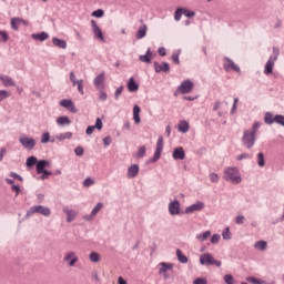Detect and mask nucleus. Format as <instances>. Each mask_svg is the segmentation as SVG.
<instances>
[{
    "mask_svg": "<svg viewBox=\"0 0 284 284\" xmlns=\"http://www.w3.org/2000/svg\"><path fill=\"white\" fill-rule=\"evenodd\" d=\"M63 261L68 263L69 267H74L79 263V256H77V253L70 251L65 253Z\"/></svg>",
    "mask_w": 284,
    "mask_h": 284,
    "instance_id": "5",
    "label": "nucleus"
},
{
    "mask_svg": "<svg viewBox=\"0 0 284 284\" xmlns=\"http://www.w3.org/2000/svg\"><path fill=\"white\" fill-rule=\"evenodd\" d=\"M89 260L91 261V263H99L101 261V255H99V253L97 252H92L89 255Z\"/></svg>",
    "mask_w": 284,
    "mask_h": 284,
    "instance_id": "36",
    "label": "nucleus"
},
{
    "mask_svg": "<svg viewBox=\"0 0 284 284\" xmlns=\"http://www.w3.org/2000/svg\"><path fill=\"white\" fill-rule=\"evenodd\" d=\"M128 90L129 92H136V90H139V84L134 82V78H130L128 82Z\"/></svg>",
    "mask_w": 284,
    "mask_h": 284,
    "instance_id": "31",
    "label": "nucleus"
},
{
    "mask_svg": "<svg viewBox=\"0 0 284 284\" xmlns=\"http://www.w3.org/2000/svg\"><path fill=\"white\" fill-rule=\"evenodd\" d=\"M176 256L180 263H187V256L183 255V252L181 250H176Z\"/></svg>",
    "mask_w": 284,
    "mask_h": 284,
    "instance_id": "39",
    "label": "nucleus"
},
{
    "mask_svg": "<svg viewBox=\"0 0 284 284\" xmlns=\"http://www.w3.org/2000/svg\"><path fill=\"white\" fill-rule=\"evenodd\" d=\"M10 97V92H8L7 90H0V103L1 101H4V99H9Z\"/></svg>",
    "mask_w": 284,
    "mask_h": 284,
    "instance_id": "45",
    "label": "nucleus"
},
{
    "mask_svg": "<svg viewBox=\"0 0 284 284\" xmlns=\"http://www.w3.org/2000/svg\"><path fill=\"white\" fill-rule=\"evenodd\" d=\"M210 236H212V233L210 231H205L202 234H197L196 239H197V241H207V239H210Z\"/></svg>",
    "mask_w": 284,
    "mask_h": 284,
    "instance_id": "37",
    "label": "nucleus"
},
{
    "mask_svg": "<svg viewBox=\"0 0 284 284\" xmlns=\"http://www.w3.org/2000/svg\"><path fill=\"white\" fill-rule=\"evenodd\" d=\"M28 214H42V216H50L51 212L45 206L37 205V206H32L28 211Z\"/></svg>",
    "mask_w": 284,
    "mask_h": 284,
    "instance_id": "6",
    "label": "nucleus"
},
{
    "mask_svg": "<svg viewBox=\"0 0 284 284\" xmlns=\"http://www.w3.org/2000/svg\"><path fill=\"white\" fill-rule=\"evenodd\" d=\"M19 141H20L21 145H23V148H26V150H33L34 145H37V141L32 138L22 136V138H20Z\"/></svg>",
    "mask_w": 284,
    "mask_h": 284,
    "instance_id": "8",
    "label": "nucleus"
},
{
    "mask_svg": "<svg viewBox=\"0 0 284 284\" xmlns=\"http://www.w3.org/2000/svg\"><path fill=\"white\" fill-rule=\"evenodd\" d=\"M57 123H58V125H61L63 128L64 125H70V123H72V121L70 120V118L62 115V116L57 118Z\"/></svg>",
    "mask_w": 284,
    "mask_h": 284,
    "instance_id": "30",
    "label": "nucleus"
},
{
    "mask_svg": "<svg viewBox=\"0 0 284 284\" xmlns=\"http://www.w3.org/2000/svg\"><path fill=\"white\" fill-rule=\"evenodd\" d=\"M193 284H207V280L204 277H197L194 280Z\"/></svg>",
    "mask_w": 284,
    "mask_h": 284,
    "instance_id": "60",
    "label": "nucleus"
},
{
    "mask_svg": "<svg viewBox=\"0 0 284 284\" xmlns=\"http://www.w3.org/2000/svg\"><path fill=\"white\" fill-rule=\"evenodd\" d=\"M68 139H72V132H65L57 135L58 141H65Z\"/></svg>",
    "mask_w": 284,
    "mask_h": 284,
    "instance_id": "38",
    "label": "nucleus"
},
{
    "mask_svg": "<svg viewBox=\"0 0 284 284\" xmlns=\"http://www.w3.org/2000/svg\"><path fill=\"white\" fill-rule=\"evenodd\" d=\"M227 102L223 104L222 102L217 101L214 103L213 110L214 112H219V116H223L224 114H227Z\"/></svg>",
    "mask_w": 284,
    "mask_h": 284,
    "instance_id": "12",
    "label": "nucleus"
},
{
    "mask_svg": "<svg viewBox=\"0 0 284 284\" xmlns=\"http://www.w3.org/2000/svg\"><path fill=\"white\" fill-rule=\"evenodd\" d=\"M50 165V162L45 161V160H40L37 163V174H41V172L45 171V168H48Z\"/></svg>",
    "mask_w": 284,
    "mask_h": 284,
    "instance_id": "23",
    "label": "nucleus"
},
{
    "mask_svg": "<svg viewBox=\"0 0 284 284\" xmlns=\"http://www.w3.org/2000/svg\"><path fill=\"white\" fill-rule=\"evenodd\" d=\"M274 121H275V123H277L278 125H283V126H284V115H275V116H274Z\"/></svg>",
    "mask_w": 284,
    "mask_h": 284,
    "instance_id": "49",
    "label": "nucleus"
},
{
    "mask_svg": "<svg viewBox=\"0 0 284 284\" xmlns=\"http://www.w3.org/2000/svg\"><path fill=\"white\" fill-rule=\"evenodd\" d=\"M257 164L260 168H265V155L263 153L257 154Z\"/></svg>",
    "mask_w": 284,
    "mask_h": 284,
    "instance_id": "41",
    "label": "nucleus"
},
{
    "mask_svg": "<svg viewBox=\"0 0 284 284\" xmlns=\"http://www.w3.org/2000/svg\"><path fill=\"white\" fill-rule=\"evenodd\" d=\"M169 212L172 216L181 214V203H179V200L169 203Z\"/></svg>",
    "mask_w": 284,
    "mask_h": 284,
    "instance_id": "10",
    "label": "nucleus"
},
{
    "mask_svg": "<svg viewBox=\"0 0 284 284\" xmlns=\"http://www.w3.org/2000/svg\"><path fill=\"white\" fill-rule=\"evenodd\" d=\"M61 108H65L69 110V112L77 113V106L74 105V102L72 100H61L60 101Z\"/></svg>",
    "mask_w": 284,
    "mask_h": 284,
    "instance_id": "15",
    "label": "nucleus"
},
{
    "mask_svg": "<svg viewBox=\"0 0 284 284\" xmlns=\"http://www.w3.org/2000/svg\"><path fill=\"white\" fill-rule=\"evenodd\" d=\"M84 187H90V185H94V180L91 178H87L83 182Z\"/></svg>",
    "mask_w": 284,
    "mask_h": 284,
    "instance_id": "53",
    "label": "nucleus"
},
{
    "mask_svg": "<svg viewBox=\"0 0 284 284\" xmlns=\"http://www.w3.org/2000/svg\"><path fill=\"white\" fill-rule=\"evenodd\" d=\"M63 212H64V214H67L68 223H72V221H74V219H77V211L68 209L65 206V207H63Z\"/></svg>",
    "mask_w": 284,
    "mask_h": 284,
    "instance_id": "21",
    "label": "nucleus"
},
{
    "mask_svg": "<svg viewBox=\"0 0 284 284\" xmlns=\"http://www.w3.org/2000/svg\"><path fill=\"white\" fill-rule=\"evenodd\" d=\"M173 159L175 161H183L185 159V151L183 148H175L173 151Z\"/></svg>",
    "mask_w": 284,
    "mask_h": 284,
    "instance_id": "18",
    "label": "nucleus"
},
{
    "mask_svg": "<svg viewBox=\"0 0 284 284\" xmlns=\"http://www.w3.org/2000/svg\"><path fill=\"white\" fill-rule=\"evenodd\" d=\"M83 152H84V150L82 146H78L74 150V153L77 154V156H83Z\"/></svg>",
    "mask_w": 284,
    "mask_h": 284,
    "instance_id": "62",
    "label": "nucleus"
},
{
    "mask_svg": "<svg viewBox=\"0 0 284 284\" xmlns=\"http://www.w3.org/2000/svg\"><path fill=\"white\" fill-rule=\"evenodd\" d=\"M41 179L42 181H45V179H48V176H50V174H52V172L48 171V170H44L41 172Z\"/></svg>",
    "mask_w": 284,
    "mask_h": 284,
    "instance_id": "63",
    "label": "nucleus"
},
{
    "mask_svg": "<svg viewBox=\"0 0 284 284\" xmlns=\"http://www.w3.org/2000/svg\"><path fill=\"white\" fill-rule=\"evenodd\" d=\"M264 123H266V125H272V123H276V120H274V115L272 113L267 112L264 116Z\"/></svg>",
    "mask_w": 284,
    "mask_h": 284,
    "instance_id": "32",
    "label": "nucleus"
},
{
    "mask_svg": "<svg viewBox=\"0 0 284 284\" xmlns=\"http://www.w3.org/2000/svg\"><path fill=\"white\" fill-rule=\"evenodd\" d=\"M101 210H103V203H98L97 205H95V207H93V210H92V212H91V216H84V219L87 220V221H92V217L93 216H97V214H99V212H101Z\"/></svg>",
    "mask_w": 284,
    "mask_h": 284,
    "instance_id": "25",
    "label": "nucleus"
},
{
    "mask_svg": "<svg viewBox=\"0 0 284 284\" xmlns=\"http://www.w3.org/2000/svg\"><path fill=\"white\" fill-rule=\"evenodd\" d=\"M52 43L53 45H55V48H61L62 50H65V48H68V42L59 38H53Z\"/></svg>",
    "mask_w": 284,
    "mask_h": 284,
    "instance_id": "29",
    "label": "nucleus"
},
{
    "mask_svg": "<svg viewBox=\"0 0 284 284\" xmlns=\"http://www.w3.org/2000/svg\"><path fill=\"white\" fill-rule=\"evenodd\" d=\"M260 128H261V122H255L253 123L251 130H245L243 132L242 143L248 150L254 148V143H256V133L258 132Z\"/></svg>",
    "mask_w": 284,
    "mask_h": 284,
    "instance_id": "1",
    "label": "nucleus"
},
{
    "mask_svg": "<svg viewBox=\"0 0 284 284\" xmlns=\"http://www.w3.org/2000/svg\"><path fill=\"white\" fill-rule=\"evenodd\" d=\"M224 283L226 284H234V277L230 274L224 276Z\"/></svg>",
    "mask_w": 284,
    "mask_h": 284,
    "instance_id": "52",
    "label": "nucleus"
},
{
    "mask_svg": "<svg viewBox=\"0 0 284 284\" xmlns=\"http://www.w3.org/2000/svg\"><path fill=\"white\" fill-rule=\"evenodd\" d=\"M31 37L34 39V41H47V39H50V34H48L45 31L41 33H33Z\"/></svg>",
    "mask_w": 284,
    "mask_h": 284,
    "instance_id": "27",
    "label": "nucleus"
},
{
    "mask_svg": "<svg viewBox=\"0 0 284 284\" xmlns=\"http://www.w3.org/2000/svg\"><path fill=\"white\" fill-rule=\"evenodd\" d=\"M138 174H139V166L136 164H133L128 169L129 179H134L138 176Z\"/></svg>",
    "mask_w": 284,
    "mask_h": 284,
    "instance_id": "26",
    "label": "nucleus"
},
{
    "mask_svg": "<svg viewBox=\"0 0 284 284\" xmlns=\"http://www.w3.org/2000/svg\"><path fill=\"white\" fill-rule=\"evenodd\" d=\"M50 142V132H44L41 135V143H49Z\"/></svg>",
    "mask_w": 284,
    "mask_h": 284,
    "instance_id": "48",
    "label": "nucleus"
},
{
    "mask_svg": "<svg viewBox=\"0 0 284 284\" xmlns=\"http://www.w3.org/2000/svg\"><path fill=\"white\" fill-rule=\"evenodd\" d=\"M223 179L225 181H231V183H234L235 185H239L241 183V171H239V168H227L224 170V176Z\"/></svg>",
    "mask_w": 284,
    "mask_h": 284,
    "instance_id": "2",
    "label": "nucleus"
},
{
    "mask_svg": "<svg viewBox=\"0 0 284 284\" xmlns=\"http://www.w3.org/2000/svg\"><path fill=\"white\" fill-rule=\"evenodd\" d=\"M70 81L73 87H75L79 83V80H77V75H74V72L70 73Z\"/></svg>",
    "mask_w": 284,
    "mask_h": 284,
    "instance_id": "55",
    "label": "nucleus"
},
{
    "mask_svg": "<svg viewBox=\"0 0 284 284\" xmlns=\"http://www.w3.org/2000/svg\"><path fill=\"white\" fill-rule=\"evenodd\" d=\"M139 59L142 63H152V59H154V53L151 49H148L146 53L144 55H140Z\"/></svg>",
    "mask_w": 284,
    "mask_h": 284,
    "instance_id": "19",
    "label": "nucleus"
},
{
    "mask_svg": "<svg viewBox=\"0 0 284 284\" xmlns=\"http://www.w3.org/2000/svg\"><path fill=\"white\" fill-rule=\"evenodd\" d=\"M160 265H161L160 271H159L160 274H165V272H170V270H172V264L162 262Z\"/></svg>",
    "mask_w": 284,
    "mask_h": 284,
    "instance_id": "34",
    "label": "nucleus"
},
{
    "mask_svg": "<svg viewBox=\"0 0 284 284\" xmlns=\"http://www.w3.org/2000/svg\"><path fill=\"white\" fill-rule=\"evenodd\" d=\"M276 62V58H270L265 64L264 74H272L274 70V63Z\"/></svg>",
    "mask_w": 284,
    "mask_h": 284,
    "instance_id": "20",
    "label": "nucleus"
},
{
    "mask_svg": "<svg viewBox=\"0 0 284 284\" xmlns=\"http://www.w3.org/2000/svg\"><path fill=\"white\" fill-rule=\"evenodd\" d=\"M75 85H78V91L80 92V94H84V91H83V80H79Z\"/></svg>",
    "mask_w": 284,
    "mask_h": 284,
    "instance_id": "61",
    "label": "nucleus"
},
{
    "mask_svg": "<svg viewBox=\"0 0 284 284\" xmlns=\"http://www.w3.org/2000/svg\"><path fill=\"white\" fill-rule=\"evenodd\" d=\"M91 28L93 30L94 37H97V39H100V41H103V31H101V28H99V24H97V21L94 20L91 21Z\"/></svg>",
    "mask_w": 284,
    "mask_h": 284,
    "instance_id": "16",
    "label": "nucleus"
},
{
    "mask_svg": "<svg viewBox=\"0 0 284 284\" xmlns=\"http://www.w3.org/2000/svg\"><path fill=\"white\" fill-rule=\"evenodd\" d=\"M8 39H10V36L8 34V32L0 31V41H3L6 43V41H8Z\"/></svg>",
    "mask_w": 284,
    "mask_h": 284,
    "instance_id": "51",
    "label": "nucleus"
},
{
    "mask_svg": "<svg viewBox=\"0 0 284 284\" xmlns=\"http://www.w3.org/2000/svg\"><path fill=\"white\" fill-rule=\"evenodd\" d=\"M181 17H183V8H179L174 13L175 21H181Z\"/></svg>",
    "mask_w": 284,
    "mask_h": 284,
    "instance_id": "46",
    "label": "nucleus"
},
{
    "mask_svg": "<svg viewBox=\"0 0 284 284\" xmlns=\"http://www.w3.org/2000/svg\"><path fill=\"white\" fill-rule=\"evenodd\" d=\"M223 68L226 72H230L231 70H233V72H241V68H239V65H236L230 58H224Z\"/></svg>",
    "mask_w": 284,
    "mask_h": 284,
    "instance_id": "7",
    "label": "nucleus"
},
{
    "mask_svg": "<svg viewBox=\"0 0 284 284\" xmlns=\"http://www.w3.org/2000/svg\"><path fill=\"white\" fill-rule=\"evenodd\" d=\"M94 85L98 88V90H103L105 88V73L102 72L100 73L95 79H94Z\"/></svg>",
    "mask_w": 284,
    "mask_h": 284,
    "instance_id": "13",
    "label": "nucleus"
},
{
    "mask_svg": "<svg viewBox=\"0 0 284 284\" xmlns=\"http://www.w3.org/2000/svg\"><path fill=\"white\" fill-rule=\"evenodd\" d=\"M179 132H183V134L190 131V122L182 120L178 125Z\"/></svg>",
    "mask_w": 284,
    "mask_h": 284,
    "instance_id": "28",
    "label": "nucleus"
},
{
    "mask_svg": "<svg viewBox=\"0 0 284 284\" xmlns=\"http://www.w3.org/2000/svg\"><path fill=\"white\" fill-rule=\"evenodd\" d=\"M138 156L142 159V156H145V145H142L138 150Z\"/></svg>",
    "mask_w": 284,
    "mask_h": 284,
    "instance_id": "58",
    "label": "nucleus"
},
{
    "mask_svg": "<svg viewBox=\"0 0 284 284\" xmlns=\"http://www.w3.org/2000/svg\"><path fill=\"white\" fill-rule=\"evenodd\" d=\"M201 265H215L216 267H221V261H217L210 253H204L200 256Z\"/></svg>",
    "mask_w": 284,
    "mask_h": 284,
    "instance_id": "3",
    "label": "nucleus"
},
{
    "mask_svg": "<svg viewBox=\"0 0 284 284\" xmlns=\"http://www.w3.org/2000/svg\"><path fill=\"white\" fill-rule=\"evenodd\" d=\"M222 236H223L224 241H230V239H232V233H230V227H226L223 231Z\"/></svg>",
    "mask_w": 284,
    "mask_h": 284,
    "instance_id": "44",
    "label": "nucleus"
},
{
    "mask_svg": "<svg viewBox=\"0 0 284 284\" xmlns=\"http://www.w3.org/2000/svg\"><path fill=\"white\" fill-rule=\"evenodd\" d=\"M155 72H170V63L168 62H154Z\"/></svg>",
    "mask_w": 284,
    "mask_h": 284,
    "instance_id": "17",
    "label": "nucleus"
},
{
    "mask_svg": "<svg viewBox=\"0 0 284 284\" xmlns=\"http://www.w3.org/2000/svg\"><path fill=\"white\" fill-rule=\"evenodd\" d=\"M219 174H216V173H211L210 174V181L212 182V183H219Z\"/></svg>",
    "mask_w": 284,
    "mask_h": 284,
    "instance_id": "59",
    "label": "nucleus"
},
{
    "mask_svg": "<svg viewBox=\"0 0 284 284\" xmlns=\"http://www.w3.org/2000/svg\"><path fill=\"white\" fill-rule=\"evenodd\" d=\"M105 14V11L102 9H98L91 13L92 17H95L97 19H101Z\"/></svg>",
    "mask_w": 284,
    "mask_h": 284,
    "instance_id": "42",
    "label": "nucleus"
},
{
    "mask_svg": "<svg viewBox=\"0 0 284 284\" xmlns=\"http://www.w3.org/2000/svg\"><path fill=\"white\" fill-rule=\"evenodd\" d=\"M28 20H23L21 18H11V28L12 30H19L20 26H28Z\"/></svg>",
    "mask_w": 284,
    "mask_h": 284,
    "instance_id": "14",
    "label": "nucleus"
},
{
    "mask_svg": "<svg viewBox=\"0 0 284 284\" xmlns=\"http://www.w3.org/2000/svg\"><path fill=\"white\" fill-rule=\"evenodd\" d=\"M37 163H39L37 156H30L27 159V168H32V165H37Z\"/></svg>",
    "mask_w": 284,
    "mask_h": 284,
    "instance_id": "40",
    "label": "nucleus"
},
{
    "mask_svg": "<svg viewBox=\"0 0 284 284\" xmlns=\"http://www.w3.org/2000/svg\"><path fill=\"white\" fill-rule=\"evenodd\" d=\"M148 32V26H143L142 28H140L136 32V39H143L145 37Z\"/></svg>",
    "mask_w": 284,
    "mask_h": 284,
    "instance_id": "35",
    "label": "nucleus"
},
{
    "mask_svg": "<svg viewBox=\"0 0 284 284\" xmlns=\"http://www.w3.org/2000/svg\"><path fill=\"white\" fill-rule=\"evenodd\" d=\"M182 12H183V14H184V17H196V12H194V11H191V10H189V9H185V8H182Z\"/></svg>",
    "mask_w": 284,
    "mask_h": 284,
    "instance_id": "47",
    "label": "nucleus"
},
{
    "mask_svg": "<svg viewBox=\"0 0 284 284\" xmlns=\"http://www.w3.org/2000/svg\"><path fill=\"white\" fill-rule=\"evenodd\" d=\"M235 223H237V225H243L245 223V216L237 215L235 219Z\"/></svg>",
    "mask_w": 284,
    "mask_h": 284,
    "instance_id": "57",
    "label": "nucleus"
},
{
    "mask_svg": "<svg viewBox=\"0 0 284 284\" xmlns=\"http://www.w3.org/2000/svg\"><path fill=\"white\" fill-rule=\"evenodd\" d=\"M246 281L252 284H265V281L258 280L256 277H247Z\"/></svg>",
    "mask_w": 284,
    "mask_h": 284,
    "instance_id": "43",
    "label": "nucleus"
},
{
    "mask_svg": "<svg viewBox=\"0 0 284 284\" xmlns=\"http://www.w3.org/2000/svg\"><path fill=\"white\" fill-rule=\"evenodd\" d=\"M192 90H194V82H192L191 80H184L178 88L176 92H180V94H190Z\"/></svg>",
    "mask_w": 284,
    "mask_h": 284,
    "instance_id": "4",
    "label": "nucleus"
},
{
    "mask_svg": "<svg viewBox=\"0 0 284 284\" xmlns=\"http://www.w3.org/2000/svg\"><path fill=\"white\" fill-rule=\"evenodd\" d=\"M203 207H205V203L196 202L195 204L187 206L184 211V214H193V212H201Z\"/></svg>",
    "mask_w": 284,
    "mask_h": 284,
    "instance_id": "11",
    "label": "nucleus"
},
{
    "mask_svg": "<svg viewBox=\"0 0 284 284\" xmlns=\"http://www.w3.org/2000/svg\"><path fill=\"white\" fill-rule=\"evenodd\" d=\"M243 159H250V154L248 153H242V154L237 155V161H243Z\"/></svg>",
    "mask_w": 284,
    "mask_h": 284,
    "instance_id": "64",
    "label": "nucleus"
},
{
    "mask_svg": "<svg viewBox=\"0 0 284 284\" xmlns=\"http://www.w3.org/2000/svg\"><path fill=\"white\" fill-rule=\"evenodd\" d=\"M163 145H164L163 136L160 135L158 139L153 161H159V159H161V153L163 152Z\"/></svg>",
    "mask_w": 284,
    "mask_h": 284,
    "instance_id": "9",
    "label": "nucleus"
},
{
    "mask_svg": "<svg viewBox=\"0 0 284 284\" xmlns=\"http://www.w3.org/2000/svg\"><path fill=\"white\" fill-rule=\"evenodd\" d=\"M97 130H102L103 129V122L101 121V118H98L95 121V125H93Z\"/></svg>",
    "mask_w": 284,
    "mask_h": 284,
    "instance_id": "56",
    "label": "nucleus"
},
{
    "mask_svg": "<svg viewBox=\"0 0 284 284\" xmlns=\"http://www.w3.org/2000/svg\"><path fill=\"white\" fill-rule=\"evenodd\" d=\"M0 81L4 88H12V85H14V81L9 75L0 74Z\"/></svg>",
    "mask_w": 284,
    "mask_h": 284,
    "instance_id": "22",
    "label": "nucleus"
},
{
    "mask_svg": "<svg viewBox=\"0 0 284 284\" xmlns=\"http://www.w3.org/2000/svg\"><path fill=\"white\" fill-rule=\"evenodd\" d=\"M219 241H221V235H219V234L212 235V237H211V243H212L213 245H216V243H219Z\"/></svg>",
    "mask_w": 284,
    "mask_h": 284,
    "instance_id": "54",
    "label": "nucleus"
},
{
    "mask_svg": "<svg viewBox=\"0 0 284 284\" xmlns=\"http://www.w3.org/2000/svg\"><path fill=\"white\" fill-rule=\"evenodd\" d=\"M255 250H260L261 252L267 250V242L258 241L254 244Z\"/></svg>",
    "mask_w": 284,
    "mask_h": 284,
    "instance_id": "33",
    "label": "nucleus"
},
{
    "mask_svg": "<svg viewBox=\"0 0 284 284\" xmlns=\"http://www.w3.org/2000/svg\"><path fill=\"white\" fill-rule=\"evenodd\" d=\"M180 54H181L180 52H175L172 54L171 59H172L173 63H175V65H179L181 63V61L179 60Z\"/></svg>",
    "mask_w": 284,
    "mask_h": 284,
    "instance_id": "50",
    "label": "nucleus"
},
{
    "mask_svg": "<svg viewBox=\"0 0 284 284\" xmlns=\"http://www.w3.org/2000/svg\"><path fill=\"white\" fill-rule=\"evenodd\" d=\"M141 106L140 105H134L133 106V120L136 124L141 123Z\"/></svg>",
    "mask_w": 284,
    "mask_h": 284,
    "instance_id": "24",
    "label": "nucleus"
}]
</instances>
